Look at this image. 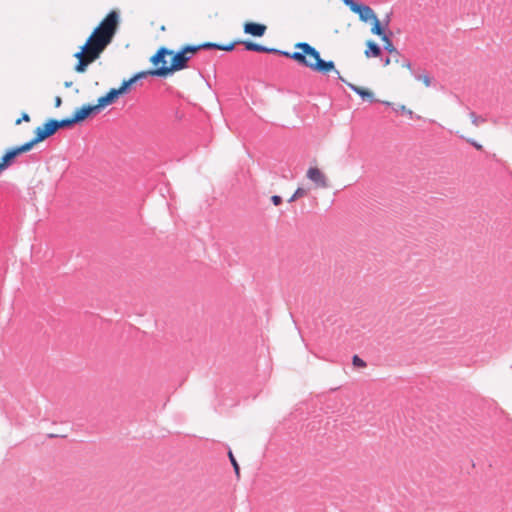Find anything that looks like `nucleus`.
<instances>
[{
  "instance_id": "23",
  "label": "nucleus",
  "mask_w": 512,
  "mask_h": 512,
  "mask_svg": "<svg viewBox=\"0 0 512 512\" xmlns=\"http://www.w3.org/2000/svg\"><path fill=\"white\" fill-rule=\"evenodd\" d=\"M470 119L474 126H478L484 122V119L482 117L476 115L475 113L470 114Z\"/></svg>"
},
{
  "instance_id": "17",
  "label": "nucleus",
  "mask_w": 512,
  "mask_h": 512,
  "mask_svg": "<svg viewBox=\"0 0 512 512\" xmlns=\"http://www.w3.org/2000/svg\"><path fill=\"white\" fill-rule=\"evenodd\" d=\"M136 81L131 77L128 80H124L119 88L116 89V92L119 96L126 94L130 87L135 83Z\"/></svg>"
},
{
  "instance_id": "31",
  "label": "nucleus",
  "mask_w": 512,
  "mask_h": 512,
  "mask_svg": "<svg viewBox=\"0 0 512 512\" xmlns=\"http://www.w3.org/2000/svg\"><path fill=\"white\" fill-rule=\"evenodd\" d=\"M297 199H299L295 193L292 194V196L288 199V202L289 203H292L294 201H296Z\"/></svg>"
},
{
  "instance_id": "3",
  "label": "nucleus",
  "mask_w": 512,
  "mask_h": 512,
  "mask_svg": "<svg viewBox=\"0 0 512 512\" xmlns=\"http://www.w3.org/2000/svg\"><path fill=\"white\" fill-rule=\"evenodd\" d=\"M235 47V43L220 45L216 43L206 42L200 45H186L177 53L173 52L171 63L169 66L158 67L156 73L161 76H167L174 71H179L187 67V62L192 55L201 49H218L223 51H231Z\"/></svg>"
},
{
  "instance_id": "4",
  "label": "nucleus",
  "mask_w": 512,
  "mask_h": 512,
  "mask_svg": "<svg viewBox=\"0 0 512 512\" xmlns=\"http://www.w3.org/2000/svg\"><path fill=\"white\" fill-rule=\"evenodd\" d=\"M342 2L348 6L353 13L358 14L362 22H372L377 17L374 10L368 5L358 3L355 0H342Z\"/></svg>"
},
{
  "instance_id": "19",
  "label": "nucleus",
  "mask_w": 512,
  "mask_h": 512,
  "mask_svg": "<svg viewBox=\"0 0 512 512\" xmlns=\"http://www.w3.org/2000/svg\"><path fill=\"white\" fill-rule=\"evenodd\" d=\"M75 123H76V120L74 119L73 116L71 118L56 120L57 130L59 128L70 127Z\"/></svg>"
},
{
  "instance_id": "18",
  "label": "nucleus",
  "mask_w": 512,
  "mask_h": 512,
  "mask_svg": "<svg viewBox=\"0 0 512 512\" xmlns=\"http://www.w3.org/2000/svg\"><path fill=\"white\" fill-rule=\"evenodd\" d=\"M156 71H157V68H155V69H153V70H148V71H141V72H139V73L135 74V75L133 76V79H134L135 81H137V80H139V79H142V78L147 77L148 75H151V76H160V77H162L160 74L156 73Z\"/></svg>"
},
{
  "instance_id": "11",
  "label": "nucleus",
  "mask_w": 512,
  "mask_h": 512,
  "mask_svg": "<svg viewBox=\"0 0 512 512\" xmlns=\"http://www.w3.org/2000/svg\"><path fill=\"white\" fill-rule=\"evenodd\" d=\"M98 112L99 110L96 105H83L74 111L73 117L76 120V123H79L87 119L92 114H96Z\"/></svg>"
},
{
  "instance_id": "9",
  "label": "nucleus",
  "mask_w": 512,
  "mask_h": 512,
  "mask_svg": "<svg viewBox=\"0 0 512 512\" xmlns=\"http://www.w3.org/2000/svg\"><path fill=\"white\" fill-rule=\"evenodd\" d=\"M343 82H345L351 90L357 93L364 102L373 103L377 101L374 92L369 88L355 85L353 83L347 82L345 79Z\"/></svg>"
},
{
  "instance_id": "25",
  "label": "nucleus",
  "mask_w": 512,
  "mask_h": 512,
  "mask_svg": "<svg viewBox=\"0 0 512 512\" xmlns=\"http://www.w3.org/2000/svg\"><path fill=\"white\" fill-rule=\"evenodd\" d=\"M29 122L30 121V116L27 114V113H23L21 118L17 119L15 124L16 125H19L21 124L22 122Z\"/></svg>"
},
{
  "instance_id": "16",
  "label": "nucleus",
  "mask_w": 512,
  "mask_h": 512,
  "mask_svg": "<svg viewBox=\"0 0 512 512\" xmlns=\"http://www.w3.org/2000/svg\"><path fill=\"white\" fill-rule=\"evenodd\" d=\"M370 23L372 24L371 32L373 34L379 36L381 39H383V36H387L377 17Z\"/></svg>"
},
{
  "instance_id": "20",
  "label": "nucleus",
  "mask_w": 512,
  "mask_h": 512,
  "mask_svg": "<svg viewBox=\"0 0 512 512\" xmlns=\"http://www.w3.org/2000/svg\"><path fill=\"white\" fill-rule=\"evenodd\" d=\"M384 42V48L388 51V53H394L398 50L394 47L392 41L388 38V36H383V39H381Z\"/></svg>"
},
{
  "instance_id": "24",
  "label": "nucleus",
  "mask_w": 512,
  "mask_h": 512,
  "mask_svg": "<svg viewBox=\"0 0 512 512\" xmlns=\"http://www.w3.org/2000/svg\"><path fill=\"white\" fill-rule=\"evenodd\" d=\"M294 193L296 194V196H297L298 198H303V197H305V196L307 195L308 191H307V189H305V188H303V187H298V188L295 190V192H294Z\"/></svg>"
},
{
  "instance_id": "27",
  "label": "nucleus",
  "mask_w": 512,
  "mask_h": 512,
  "mask_svg": "<svg viewBox=\"0 0 512 512\" xmlns=\"http://www.w3.org/2000/svg\"><path fill=\"white\" fill-rule=\"evenodd\" d=\"M466 140L472 144L477 150H482L483 149V146L481 144H479L478 142L470 139V138H466Z\"/></svg>"
},
{
  "instance_id": "29",
  "label": "nucleus",
  "mask_w": 512,
  "mask_h": 512,
  "mask_svg": "<svg viewBox=\"0 0 512 512\" xmlns=\"http://www.w3.org/2000/svg\"><path fill=\"white\" fill-rule=\"evenodd\" d=\"M62 104V99L60 96H56L55 99H54V106L56 108L60 107Z\"/></svg>"
},
{
  "instance_id": "30",
  "label": "nucleus",
  "mask_w": 512,
  "mask_h": 512,
  "mask_svg": "<svg viewBox=\"0 0 512 512\" xmlns=\"http://www.w3.org/2000/svg\"><path fill=\"white\" fill-rule=\"evenodd\" d=\"M422 81L425 84V86L428 87L430 85V78L428 76H423Z\"/></svg>"
},
{
  "instance_id": "28",
  "label": "nucleus",
  "mask_w": 512,
  "mask_h": 512,
  "mask_svg": "<svg viewBox=\"0 0 512 512\" xmlns=\"http://www.w3.org/2000/svg\"><path fill=\"white\" fill-rule=\"evenodd\" d=\"M398 109H400L401 111L407 113L409 116H412V114H413V111L410 110V109H407L405 105L398 106Z\"/></svg>"
},
{
  "instance_id": "8",
  "label": "nucleus",
  "mask_w": 512,
  "mask_h": 512,
  "mask_svg": "<svg viewBox=\"0 0 512 512\" xmlns=\"http://www.w3.org/2000/svg\"><path fill=\"white\" fill-rule=\"evenodd\" d=\"M396 65L401 69L405 70V72L410 75L411 74V64L408 59L403 57L398 51L394 53H390L387 59L385 60V66Z\"/></svg>"
},
{
  "instance_id": "22",
  "label": "nucleus",
  "mask_w": 512,
  "mask_h": 512,
  "mask_svg": "<svg viewBox=\"0 0 512 512\" xmlns=\"http://www.w3.org/2000/svg\"><path fill=\"white\" fill-rule=\"evenodd\" d=\"M352 364L354 367H357V368H365L366 367V362L363 359H361L358 355L353 356Z\"/></svg>"
},
{
  "instance_id": "6",
  "label": "nucleus",
  "mask_w": 512,
  "mask_h": 512,
  "mask_svg": "<svg viewBox=\"0 0 512 512\" xmlns=\"http://www.w3.org/2000/svg\"><path fill=\"white\" fill-rule=\"evenodd\" d=\"M306 177L314 183L316 188L325 189L329 186L328 177L318 167H309Z\"/></svg>"
},
{
  "instance_id": "13",
  "label": "nucleus",
  "mask_w": 512,
  "mask_h": 512,
  "mask_svg": "<svg viewBox=\"0 0 512 512\" xmlns=\"http://www.w3.org/2000/svg\"><path fill=\"white\" fill-rule=\"evenodd\" d=\"M266 30L267 27L264 24L255 22H246L244 24V32L252 36L261 37L265 34Z\"/></svg>"
},
{
  "instance_id": "14",
  "label": "nucleus",
  "mask_w": 512,
  "mask_h": 512,
  "mask_svg": "<svg viewBox=\"0 0 512 512\" xmlns=\"http://www.w3.org/2000/svg\"><path fill=\"white\" fill-rule=\"evenodd\" d=\"M366 45L367 49L365 50V56L367 58L380 56L381 49L375 42L369 40L367 41Z\"/></svg>"
},
{
  "instance_id": "26",
  "label": "nucleus",
  "mask_w": 512,
  "mask_h": 512,
  "mask_svg": "<svg viewBox=\"0 0 512 512\" xmlns=\"http://www.w3.org/2000/svg\"><path fill=\"white\" fill-rule=\"evenodd\" d=\"M271 202L273 203V205L279 206L282 204V198L279 195H273L271 197Z\"/></svg>"
},
{
  "instance_id": "2",
  "label": "nucleus",
  "mask_w": 512,
  "mask_h": 512,
  "mask_svg": "<svg viewBox=\"0 0 512 512\" xmlns=\"http://www.w3.org/2000/svg\"><path fill=\"white\" fill-rule=\"evenodd\" d=\"M294 48V52H285L284 54L298 64L303 65L314 72L321 74L335 72L338 75V78L341 81H344L340 72L335 68L334 62L321 59L320 53L310 44L306 42H299L294 45Z\"/></svg>"
},
{
  "instance_id": "21",
  "label": "nucleus",
  "mask_w": 512,
  "mask_h": 512,
  "mask_svg": "<svg viewBox=\"0 0 512 512\" xmlns=\"http://www.w3.org/2000/svg\"><path fill=\"white\" fill-rule=\"evenodd\" d=\"M228 456H229L231 464L234 468L235 474H236L237 478H239L240 477V467L238 465V462L236 461V459L231 451L228 453Z\"/></svg>"
},
{
  "instance_id": "5",
  "label": "nucleus",
  "mask_w": 512,
  "mask_h": 512,
  "mask_svg": "<svg viewBox=\"0 0 512 512\" xmlns=\"http://www.w3.org/2000/svg\"><path fill=\"white\" fill-rule=\"evenodd\" d=\"M57 131V125L56 120L51 119L47 121L43 126H39L35 129V137L27 142L26 144L29 145L30 150L32 147L42 141H44L46 138L52 136Z\"/></svg>"
},
{
  "instance_id": "32",
  "label": "nucleus",
  "mask_w": 512,
  "mask_h": 512,
  "mask_svg": "<svg viewBox=\"0 0 512 512\" xmlns=\"http://www.w3.org/2000/svg\"><path fill=\"white\" fill-rule=\"evenodd\" d=\"M383 103L386 105H391V102H388V101H383Z\"/></svg>"
},
{
  "instance_id": "1",
  "label": "nucleus",
  "mask_w": 512,
  "mask_h": 512,
  "mask_svg": "<svg viewBox=\"0 0 512 512\" xmlns=\"http://www.w3.org/2000/svg\"><path fill=\"white\" fill-rule=\"evenodd\" d=\"M120 23L119 13L110 11L94 28L81 50L75 54L78 62L75 71L83 73L88 65L97 60L106 47L112 42Z\"/></svg>"
},
{
  "instance_id": "12",
  "label": "nucleus",
  "mask_w": 512,
  "mask_h": 512,
  "mask_svg": "<svg viewBox=\"0 0 512 512\" xmlns=\"http://www.w3.org/2000/svg\"><path fill=\"white\" fill-rule=\"evenodd\" d=\"M118 97H119V95L116 92V88H112V89L109 90V92L106 95L98 98L97 104H95V105H96L97 109L100 112L106 106L111 105L114 102H116Z\"/></svg>"
},
{
  "instance_id": "7",
  "label": "nucleus",
  "mask_w": 512,
  "mask_h": 512,
  "mask_svg": "<svg viewBox=\"0 0 512 512\" xmlns=\"http://www.w3.org/2000/svg\"><path fill=\"white\" fill-rule=\"evenodd\" d=\"M28 151H30V148L26 143L7 151L0 160V173L5 170L18 155Z\"/></svg>"
},
{
  "instance_id": "15",
  "label": "nucleus",
  "mask_w": 512,
  "mask_h": 512,
  "mask_svg": "<svg viewBox=\"0 0 512 512\" xmlns=\"http://www.w3.org/2000/svg\"><path fill=\"white\" fill-rule=\"evenodd\" d=\"M246 50H249V51H256V52H272L274 51V49H269V48H266L260 44H257V43H254V42H251V41H245L243 42Z\"/></svg>"
},
{
  "instance_id": "10",
  "label": "nucleus",
  "mask_w": 512,
  "mask_h": 512,
  "mask_svg": "<svg viewBox=\"0 0 512 512\" xmlns=\"http://www.w3.org/2000/svg\"><path fill=\"white\" fill-rule=\"evenodd\" d=\"M173 51L169 50L165 47H161L157 50V52L150 58V62L155 66V68L169 66L166 60L167 56H172Z\"/></svg>"
}]
</instances>
